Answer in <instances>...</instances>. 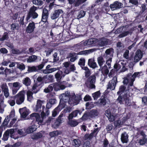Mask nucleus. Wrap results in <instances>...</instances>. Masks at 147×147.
Instances as JSON below:
<instances>
[{"mask_svg":"<svg viewBox=\"0 0 147 147\" xmlns=\"http://www.w3.org/2000/svg\"><path fill=\"white\" fill-rule=\"evenodd\" d=\"M25 93L24 91H20L14 96H11V98L16 100V103L20 105L24 102L25 99Z\"/></svg>","mask_w":147,"mask_h":147,"instance_id":"obj_1","label":"nucleus"},{"mask_svg":"<svg viewBox=\"0 0 147 147\" xmlns=\"http://www.w3.org/2000/svg\"><path fill=\"white\" fill-rule=\"evenodd\" d=\"M96 80V76L94 75H93L87 78L85 82V84L87 87L90 88L94 89L96 87L95 85Z\"/></svg>","mask_w":147,"mask_h":147,"instance_id":"obj_2","label":"nucleus"},{"mask_svg":"<svg viewBox=\"0 0 147 147\" xmlns=\"http://www.w3.org/2000/svg\"><path fill=\"white\" fill-rule=\"evenodd\" d=\"M36 9V7L34 6L32 7L30 9L26 18V20L27 21H29V20H30L31 18H32V19H35L38 17V15L35 12Z\"/></svg>","mask_w":147,"mask_h":147,"instance_id":"obj_3","label":"nucleus"},{"mask_svg":"<svg viewBox=\"0 0 147 147\" xmlns=\"http://www.w3.org/2000/svg\"><path fill=\"white\" fill-rule=\"evenodd\" d=\"M100 129V127L95 128L90 134H86L84 136V139L85 140H91L94 137H96Z\"/></svg>","mask_w":147,"mask_h":147,"instance_id":"obj_4","label":"nucleus"},{"mask_svg":"<svg viewBox=\"0 0 147 147\" xmlns=\"http://www.w3.org/2000/svg\"><path fill=\"white\" fill-rule=\"evenodd\" d=\"M44 84L42 83L37 82L36 81L34 82L32 88V91L35 94L37 93Z\"/></svg>","mask_w":147,"mask_h":147,"instance_id":"obj_5","label":"nucleus"},{"mask_svg":"<svg viewBox=\"0 0 147 147\" xmlns=\"http://www.w3.org/2000/svg\"><path fill=\"white\" fill-rule=\"evenodd\" d=\"M126 88V87L124 86L121 85L119 87V91L117 92V94L119 95L117 100L121 104H122L123 103L122 95L125 90Z\"/></svg>","mask_w":147,"mask_h":147,"instance_id":"obj_6","label":"nucleus"},{"mask_svg":"<svg viewBox=\"0 0 147 147\" xmlns=\"http://www.w3.org/2000/svg\"><path fill=\"white\" fill-rule=\"evenodd\" d=\"M117 77L115 76L108 83L107 89H109L111 90H114L117 82Z\"/></svg>","mask_w":147,"mask_h":147,"instance_id":"obj_7","label":"nucleus"},{"mask_svg":"<svg viewBox=\"0 0 147 147\" xmlns=\"http://www.w3.org/2000/svg\"><path fill=\"white\" fill-rule=\"evenodd\" d=\"M122 101L123 100L125 101V104L127 106H130L131 105V100H130V98H131V96L130 95L129 93H124L123 95L122 94Z\"/></svg>","mask_w":147,"mask_h":147,"instance_id":"obj_8","label":"nucleus"},{"mask_svg":"<svg viewBox=\"0 0 147 147\" xmlns=\"http://www.w3.org/2000/svg\"><path fill=\"white\" fill-rule=\"evenodd\" d=\"M111 41L109 39L105 38L104 37L99 39L98 45L100 46L103 47L111 44Z\"/></svg>","mask_w":147,"mask_h":147,"instance_id":"obj_9","label":"nucleus"},{"mask_svg":"<svg viewBox=\"0 0 147 147\" xmlns=\"http://www.w3.org/2000/svg\"><path fill=\"white\" fill-rule=\"evenodd\" d=\"M29 119H35L38 124H41L43 122V119L41 120L40 115L37 113H33L31 114L30 115Z\"/></svg>","mask_w":147,"mask_h":147,"instance_id":"obj_10","label":"nucleus"},{"mask_svg":"<svg viewBox=\"0 0 147 147\" xmlns=\"http://www.w3.org/2000/svg\"><path fill=\"white\" fill-rule=\"evenodd\" d=\"M143 56L142 51L140 49L138 50L136 53L134 60L135 63L138 62L142 58Z\"/></svg>","mask_w":147,"mask_h":147,"instance_id":"obj_11","label":"nucleus"},{"mask_svg":"<svg viewBox=\"0 0 147 147\" xmlns=\"http://www.w3.org/2000/svg\"><path fill=\"white\" fill-rule=\"evenodd\" d=\"M35 28V23L32 22L29 23L28 26L26 27V31L27 33H30L34 32Z\"/></svg>","mask_w":147,"mask_h":147,"instance_id":"obj_12","label":"nucleus"},{"mask_svg":"<svg viewBox=\"0 0 147 147\" xmlns=\"http://www.w3.org/2000/svg\"><path fill=\"white\" fill-rule=\"evenodd\" d=\"M43 102V101L40 100H38L35 108L34 109L35 111L39 113L41 112L42 111V109H41V107H42V105Z\"/></svg>","mask_w":147,"mask_h":147,"instance_id":"obj_13","label":"nucleus"},{"mask_svg":"<svg viewBox=\"0 0 147 147\" xmlns=\"http://www.w3.org/2000/svg\"><path fill=\"white\" fill-rule=\"evenodd\" d=\"M63 13L61 9H58L55 11L51 15V18L52 20H55L58 18L60 14Z\"/></svg>","mask_w":147,"mask_h":147,"instance_id":"obj_14","label":"nucleus"},{"mask_svg":"<svg viewBox=\"0 0 147 147\" xmlns=\"http://www.w3.org/2000/svg\"><path fill=\"white\" fill-rule=\"evenodd\" d=\"M122 4L121 3L119 2L118 1H115L113 4H111L110 7L112 9L114 10L121 8Z\"/></svg>","mask_w":147,"mask_h":147,"instance_id":"obj_15","label":"nucleus"},{"mask_svg":"<svg viewBox=\"0 0 147 147\" xmlns=\"http://www.w3.org/2000/svg\"><path fill=\"white\" fill-rule=\"evenodd\" d=\"M49 13L47 10L44 9L42 13L41 20L44 22L46 23L47 22Z\"/></svg>","mask_w":147,"mask_h":147,"instance_id":"obj_16","label":"nucleus"},{"mask_svg":"<svg viewBox=\"0 0 147 147\" xmlns=\"http://www.w3.org/2000/svg\"><path fill=\"white\" fill-rule=\"evenodd\" d=\"M141 135H143V137L138 140V143L140 145H142L146 143L147 142V138L146 137V135L144 132H141Z\"/></svg>","mask_w":147,"mask_h":147,"instance_id":"obj_17","label":"nucleus"},{"mask_svg":"<svg viewBox=\"0 0 147 147\" xmlns=\"http://www.w3.org/2000/svg\"><path fill=\"white\" fill-rule=\"evenodd\" d=\"M88 64L90 67L93 69L97 67L96 63L94 61V59L93 58H91L88 59Z\"/></svg>","mask_w":147,"mask_h":147,"instance_id":"obj_18","label":"nucleus"},{"mask_svg":"<svg viewBox=\"0 0 147 147\" xmlns=\"http://www.w3.org/2000/svg\"><path fill=\"white\" fill-rule=\"evenodd\" d=\"M68 1L69 3L71 5L74 3V6L76 7L79 6L80 5L84 3L82 0H68Z\"/></svg>","mask_w":147,"mask_h":147,"instance_id":"obj_19","label":"nucleus"},{"mask_svg":"<svg viewBox=\"0 0 147 147\" xmlns=\"http://www.w3.org/2000/svg\"><path fill=\"white\" fill-rule=\"evenodd\" d=\"M128 135L126 132H124L121 134V140L123 143H127L128 140Z\"/></svg>","mask_w":147,"mask_h":147,"instance_id":"obj_20","label":"nucleus"},{"mask_svg":"<svg viewBox=\"0 0 147 147\" xmlns=\"http://www.w3.org/2000/svg\"><path fill=\"white\" fill-rule=\"evenodd\" d=\"M66 101H64L63 98H62L60 99V102L58 106L56 107L57 108L59 109V111H61L62 109L64 108L66 105Z\"/></svg>","mask_w":147,"mask_h":147,"instance_id":"obj_21","label":"nucleus"},{"mask_svg":"<svg viewBox=\"0 0 147 147\" xmlns=\"http://www.w3.org/2000/svg\"><path fill=\"white\" fill-rule=\"evenodd\" d=\"M36 130L35 126L32 125L28 127L27 128H24V131L26 134H29L33 132Z\"/></svg>","mask_w":147,"mask_h":147,"instance_id":"obj_22","label":"nucleus"},{"mask_svg":"<svg viewBox=\"0 0 147 147\" xmlns=\"http://www.w3.org/2000/svg\"><path fill=\"white\" fill-rule=\"evenodd\" d=\"M80 112V111L78 110H76L72 111L71 113L69 114L68 117V120L72 119L74 117H76L78 113Z\"/></svg>","mask_w":147,"mask_h":147,"instance_id":"obj_23","label":"nucleus"},{"mask_svg":"<svg viewBox=\"0 0 147 147\" xmlns=\"http://www.w3.org/2000/svg\"><path fill=\"white\" fill-rule=\"evenodd\" d=\"M42 133L38 132L34 134L33 135H31V137L32 139L36 140L42 138Z\"/></svg>","mask_w":147,"mask_h":147,"instance_id":"obj_24","label":"nucleus"},{"mask_svg":"<svg viewBox=\"0 0 147 147\" xmlns=\"http://www.w3.org/2000/svg\"><path fill=\"white\" fill-rule=\"evenodd\" d=\"M31 82V80L28 77H26L24 78L22 80V83L26 86H30Z\"/></svg>","mask_w":147,"mask_h":147,"instance_id":"obj_25","label":"nucleus"},{"mask_svg":"<svg viewBox=\"0 0 147 147\" xmlns=\"http://www.w3.org/2000/svg\"><path fill=\"white\" fill-rule=\"evenodd\" d=\"M77 45L78 49H84L85 46H87L86 41H82L80 43L77 44Z\"/></svg>","mask_w":147,"mask_h":147,"instance_id":"obj_26","label":"nucleus"},{"mask_svg":"<svg viewBox=\"0 0 147 147\" xmlns=\"http://www.w3.org/2000/svg\"><path fill=\"white\" fill-rule=\"evenodd\" d=\"M63 72L62 71H58L55 74V77L57 82H60L62 78L61 75L62 74Z\"/></svg>","mask_w":147,"mask_h":147,"instance_id":"obj_27","label":"nucleus"},{"mask_svg":"<svg viewBox=\"0 0 147 147\" xmlns=\"http://www.w3.org/2000/svg\"><path fill=\"white\" fill-rule=\"evenodd\" d=\"M101 69V72L103 75H107L109 73V70L107 66L105 65L102 67Z\"/></svg>","mask_w":147,"mask_h":147,"instance_id":"obj_28","label":"nucleus"},{"mask_svg":"<svg viewBox=\"0 0 147 147\" xmlns=\"http://www.w3.org/2000/svg\"><path fill=\"white\" fill-rule=\"evenodd\" d=\"M97 62L99 66L101 68L105 61L102 56H100L97 58Z\"/></svg>","mask_w":147,"mask_h":147,"instance_id":"obj_29","label":"nucleus"},{"mask_svg":"<svg viewBox=\"0 0 147 147\" xmlns=\"http://www.w3.org/2000/svg\"><path fill=\"white\" fill-rule=\"evenodd\" d=\"M44 76L45 77V83L53 82V75H50L48 76Z\"/></svg>","mask_w":147,"mask_h":147,"instance_id":"obj_30","label":"nucleus"},{"mask_svg":"<svg viewBox=\"0 0 147 147\" xmlns=\"http://www.w3.org/2000/svg\"><path fill=\"white\" fill-rule=\"evenodd\" d=\"M68 120V125L72 127H75L78 125L79 123L78 122L75 120L70 119Z\"/></svg>","mask_w":147,"mask_h":147,"instance_id":"obj_31","label":"nucleus"},{"mask_svg":"<svg viewBox=\"0 0 147 147\" xmlns=\"http://www.w3.org/2000/svg\"><path fill=\"white\" fill-rule=\"evenodd\" d=\"M75 53H71L69 54V57L70 58V61L71 62H74L77 59V56Z\"/></svg>","mask_w":147,"mask_h":147,"instance_id":"obj_32","label":"nucleus"},{"mask_svg":"<svg viewBox=\"0 0 147 147\" xmlns=\"http://www.w3.org/2000/svg\"><path fill=\"white\" fill-rule=\"evenodd\" d=\"M19 112L21 114V116L23 118H26L28 115V113L26 111L24 110L23 108L20 109Z\"/></svg>","mask_w":147,"mask_h":147,"instance_id":"obj_33","label":"nucleus"},{"mask_svg":"<svg viewBox=\"0 0 147 147\" xmlns=\"http://www.w3.org/2000/svg\"><path fill=\"white\" fill-rule=\"evenodd\" d=\"M37 57L36 56L32 55L30 56L27 59L28 63H31L35 61L37 59Z\"/></svg>","mask_w":147,"mask_h":147,"instance_id":"obj_34","label":"nucleus"},{"mask_svg":"<svg viewBox=\"0 0 147 147\" xmlns=\"http://www.w3.org/2000/svg\"><path fill=\"white\" fill-rule=\"evenodd\" d=\"M33 92H32L30 91H28L26 93L27 96V100L29 101H30L33 98L32 95Z\"/></svg>","mask_w":147,"mask_h":147,"instance_id":"obj_35","label":"nucleus"},{"mask_svg":"<svg viewBox=\"0 0 147 147\" xmlns=\"http://www.w3.org/2000/svg\"><path fill=\"white\" fill-rule=\"evenodd\" d=\"M19 28V26L18 24L13 23L11 25V29L12 31H14L16 30H18Z\"/></svg>","mask_w":147,"mask_h":147,"instance_id":"obj_36","label":"nucleus"},{"mask_svg":"<svg viewBox=\"0 0 147 147\" xmlns=\"http://www.w3.org/2000/svg\"><path fill=\"white\" fill-rule=\"evenodd\" d=\"M9 38L8 33L7 32H5L3 33L1 38H0V41H3L5 40H7Z\"/></svg>","mask_w":147,"mask_h":147,"instance_id":"obj_37","label":"nucleus"},{"mask_svg":"<svg viewBox=\"0 0 147 147\" xmlns=\"http://www.w3.org/2000/svg\"><path fill=\"white\" fill-rule=\"evenodd\" d=\"M36 81L37 82L43 83V84L45 83V77H44V76L42 77L41 76H39L36 78Z\"/></svg>","mask_w":147,"mask_h":147,"instance_id":"obj_38","label":"nucleus"},{"mask_svg":"<svg viewBox=\"0 0 147 147\" xmlns=\"http://www.w3.org/2000/svg\"><path fill=\"white\" fill-rule=\"evenodd\" d=\"M98 115V112L97 110L92 109L91 110L90 113V116L91 117L97 116Z\"/></svg>","mask_w":147,"mask_h":147,"instance_id":"obj_39","label":"nucleus"},{"mask_svg":"<svg viewBox=\"0 0 147 147\" xmlns=\"http://www.w3.org/2000/svg\"><path fill=\"white\" fill-rule=\"evenodd\" d=\"M28 71L29 72H32L37 71V69L36 66H32V67L28 66Z\"/></svg>","mask_w":147,"mask_h":147,"instance_id":"obj_40","label":"nucleus"},{"mask_svg":"<svg viewBox=\"0 0 147 147\" xmlns=\"http://www.w3.org/2000/svg\"><path fill=\"white\" fill-rule=\"evenodd\" d=\"M100 90L97 91L92 94V96L94 100H96L100 96Z\"/></svg>","mask_w":147,"mask_h":147,"instance_id":"obj_41","label":"nucleus"},{"mask_svg":"<svg viewBox=\"0 0 147 147\" xmlns=\"http://www.w3.org/2000/svg\"><path fill=\"white\" fill-rule=\"evenodd\" d=\"M55 5L54 4V2L51 3L49 4V6H47L46 5L44 9H46L48 12Z\"/></svg>","mask_w":147,"mask_h":147,"instance_id":"obj_42","label":"nucleus"},{"mask_svg":"<svg viewBox=\"0 0 147 147\" xmlns=\"http://www.w3.org/2000/svg\"><path fill=\"white\" fill-rule=\"evenodd\" d=\"M33 4L36 5H41L43 4V2L41 0H32Z\"/></svg>","mask_w":147,"mask_h":147,"instance_id":"obj_43","label":"nucleus"},{"mask_svg":"<svg viewBox=\"0 0 147 147\" xmlns=\"http://www.w3.org/2000/svg\"><path fill=\"white\" fill-rule=\"evenodd\" d=\"M86 14V11L83 10H81L79 12L78 15L77 16L78 19L84 17Z\"/></svg>","mask_w":147,"mask_h":147,"instance_id":"obj_44","label":"nucleus"},{"mask_svg":"<svg viewBox=\"0 0 147 147\" xmlns=\"http://www.w3.org/2000/svg\"><path fill=\"white\" fill-rule=\"evenodd\" d=\"M113 50V49L112 48H110L107 49L105 52L106 55V57H107L109 56H111L112 54L111 53V51Z\"/></svg>","mask_w":147,"mask_h":147,"instance_id":"obj_45","label":"nucleus"},{"mask_svg":"<svg viewBox=\"0 0 147 147\" xmlns=\"http://www.w3.org/2000/svg\"><path fill=\"white\" fill-rule=\"evenodd\" d=\"M52 84L55 91H57L59 90V82H58L57 83H54Z\"/></svg>","mask_w":147,"mask_h":147,"instance_id":"obj_46","label":"nucleus"},{"mask_svg":"<svg viewBox=\"0 0 147 147\" xmlns=\"http://www.w3.org/2000/svg\"><path fill=\"white\" fill-rule=\"evenodd\" d=\"M73 141L74 145L76 147H78L80 146L81 142L79 139H74Z\"/></svg>","mask_w":147,"mask_h":147,"instance_id":"obj_47","label":"nucleus"},{"mask_svg":"<svg viewBox=\"0 0 147 147\" xmlns=\"http://www.w3.org/2000/svg\"><path fill=\"white\" fill-rule=\"evenodd\" d=\"M87 46L93 45L95 43V41L93 39H90L86 41Z\"/></svg>","mask_w":147,"mask_h":147,"instance_id":"obj_48","label":"nucleus"},{"mask_svg":"<svg viewBox=\"0 0 147 147\" xmlns=\"http://www.w3.org/2000/svg\"><path fill=\"white\" fill-rule=\"evenodd\" d=\"M59 134V132L57 131H54L49 133V135L51 137H53Z\"/></svg>","mask_w":147,"mask_h":147,"instance_id":"obj_49","label":"nucleus"},{"mask_svg":"<svg viewBox=\"0 0 147 147\" xmlns=\"http://www.w3.org/2000/svg\"><path fill=\"white\" fill-rule=\"evenodd\" d=\"M60 111H59V109L56 107L52 112V116L53 117H55Z\"/></svg>","mask_w":147,"mask_h":147,"instance_id":"obj_50","label":"nucleus"},{"mask_svg":"<svg viewBox=\"0 0 147 147\" xmlns=\"http://www.w3.org/2000/svg\"><path fill=\"white\" fill-rule=\"evenodd\" d=\"M113 127V125L110 124H109L106 126V129L107 131V133H110V131L112 129Z\"/></svg>","mask_w":147,"mask_h":147,"instance_id":"obj_51","label":"nucleus"},{"mask_svg":"<svg viewBox=\"0 0 147 147\" xmlns=\"http://www.w3.org/2000/svg\"><path fill=\"white\" fill-rule=\"evenodd\" d=\"M85 60L84 58H80L78 63V64L80 66H84Z\"/></svg>","mask_w":147,"mask_h":147,"instance_id":"obj_52","label":"nucleus"},{"mask_svg":"<svg viewBox=\"0 0 147 147\" xmlns=\"http://www.w3.org/2000/svg\"><path fill=\"white\" fill-rule=\"evenodd\" d=\"M1 88L2 92L8 90V87L5 83L2 84L1 86Z\"/></svg>","mask_w":147,"mask_h":147,"instance_id":"obj_53","label":"nucleus"},{"mask_svg":"<svg viewBox=\"0 0 147 147\" xmlns=\"http://www.w3.org/2000/svg\"><path fill=\"white\" fill-rule=\"evenodd\" d=\"M45 106L44 105L42 106V111H41V116L42 119H43L46 116V114L44 112Z\"/></svg>","mask_w":147,"mask_h":147,"instance_id":"obj_54","label":"nucleus"},{"mask_svg":"<svg viewBox=\"0 0 147 147\" xmlns=\"http://www.w3.org/2000/svg\"><path fill=\"white\" fill-rule=\"evenodd\" d=\"M114 69H116V71H117L121 68V66L118 63H116L114 65Z\"/></svg>","mask_w":147,"mask_h":147,"instance_id":"obj_55","label":"nucleus"},{"mask_svg":"<svg viewBox=\"0 0 147 147\" xmlns=\"http://www.w3.org/2000/svg\"><path fill=\"white\" fill-rule=\"evenodd\" d=\"M68 84L67 83H66L65 85L66 86H65V85L63 84H61V82H59V90H63L65 88L68 86H70L69 85H68Z\"/></svg>","mask_w":147,"mask_h":147,"instance_id":"obj_56","label":"nucleus"},{"mask_svg":"<svg viewBox=\"0 0 147 147\" xmlns=\"http://www.w3.org/2000/svg\"><path fill=\"white\" fill-rule=\"evenodd\" d=\"M61 115H59L58 118L56 120V122L55 123V125L57 126H59L60 123H61L62 120L60 117Z\"/></svg>","mask_w":147,"mask_h":147,"instance_id":"obj_57","label":"nucleus"},{"mask_svg":"<svg viewBox=\"0 0 147 147\" xmlns=\"http://www.w3.org/2000/svg\"><path fill=\"white\" fill-rule=\"evenodd\" d=\"M48 51L45 50V52L46 53V56H49L53 50L52 48H48Z\"/></svg>","mask_w":147,"mask_h":147,"instance_id":"obj_58","label":"nucleus"},{"mask_svg":"<svg viewBox=\"0 0 147 147\" xmlns=\"http://www.w3.org/2000/svg\"><path fill=\"white\" fill-rule=\"evenodd\" d=\"M129 32L128 31H125L122 33L120 34L119 35V36L120 38H123L127 35L129 34Z\"/></svg>","mask_w":147,"mask_h":147,"instance_id":"obj_59","label":"nucleus"},{"mask_svg":"<svg viewBox=\"0 0 147 147\" xmlns=\"http://www.w3.org/2000/svg\"><path fill=\"white\" fill-rule=\"evenodd\" d=\"M5 45L6 46L9 47L11 49H13L14 48V46L13 43L9 42H7L5 43Z\"/></svg>","mask_w":147,"mask_h":147,"instance_id":"obj_60","label":"nucleus"},{"mask_svg":"<svg viewBox=\"0 0 147 147\" xmlns=\"http://www.w3.org/2000/svg\"><path fill=\"white\" fill-rule=\"evenodd\" d=\"M141 73L139 72L134 73L132 75V78L135 79V78L137 77H140V74Z\"/></svg>","mask_w":147,"mask_h":147,"instance_id":"obj_61","label":"nucleus"},{"mask_svg":"<svg viewBox=\"0 0 147 147\" xmlns=\"http://www.w3.org/2000/svg\"><path fill=\"white\" fill-rule=\"evenodd\" d=\"M112 57H109V58L106 61V63L108 66L109 68H110L111 67V63L112 61Z\"/></svg>","mask_w":147,"mask_h":147,"instance_id":"obj_62","label":"nucleus"},{"mask_svg":"<svg viewBox=\"0 0 147 147\" xmlns=\"http://www.w3.org/2000/svg\"><path fill=\"white\" fill-rule=\"evenodd\" d=\"M9 120L10 119H9L8 116H7L6 117L2 123L3 125L4 126L7 125L8 123V122L9 121Z\"/></svg>","mask_w":147,"mask_h":147,"instance_id":"obj_63","label":"nucleus"},{"mask_svg":"<svg viewBox=\"0 0 147 147\" xmlns=\"http://www.w3.org/2000/svg\"><path fill=\"white\" fill-rule=\"evenodd\" d=\"M17 67L22 70L24 69L25 68V66L23 63L18 64L17 65Z\"/></svg>","mask_w":147,"mask_h":147,"instance_id":"obj_64","label":"nucleus"}]
</instances>
